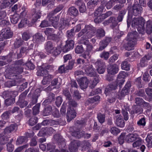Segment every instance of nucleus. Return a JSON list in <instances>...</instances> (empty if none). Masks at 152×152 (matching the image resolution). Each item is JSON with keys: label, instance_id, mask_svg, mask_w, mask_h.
I'll return each mask as SVG.
<instances>
[{"label": "nucleus", "instance_id": "2", "mask_svg": "<svg viewBox=\"0 0 152 152\" xmlns=\"http://www.w3.org/2000/svg\"><path fill=\"white\" fill-rule=\"evenodd\" d=\"M129 13H131L135 16H138L142 12V8L141 5L135 2L132 7H128Z\"/></svg>", "mask_w": 152, "mask_h": 152}, {"label": "nucleus", "instance_id": "59", "mask_svg": "<svg viewBox=\"0 0 152 152\" xmlns=\"http://www.w3.org/2000/svg\"><path fill=\"white\" fill-rule=\"evenodd\" d=\"M104 7L102 5H101L94 12L95 15H99L102 14L104 10Z\"/></svg>", "mask_w": 152, "mask_h": 152}, {"label": "nucleus", "instance_id": "7", "mask_svg": "<svg viewBox=\"0 0 152 152\" xmlns=\"http://www.w3.org/2000/svg\"><path fill=\"white\" fill-rule=\"evenodd\" d=\"M53 138L55 140L58 144L60 148H65L64 139L60 134H56L54 136Z\"/></svg>", "mask_w": 152, "mask_h": 152}, {"label": "nucleus", "instance_id": "14", "mask_svg": "<svg viewBox=\"0 0 152 152\" xmlns=\"http://www.w3.org/2000/svg\"><path fill=\"white\" fill-rule=\"evenodd\" d=\"M31 12L32 22L34 23L40 18L41 16V12L39 10L36 11V9H33L32 10Z\"/></svg>", "mask_w": 152, "mask_h": 152}, {"label": "nucleus", "instance_id": "27", "mask_svg": "<svg viewBox=\"0 0 152 152\" xmlns=\"http://www.w3.org/2000/svg\"><path fill=\"white\" fill-rule=\"evenodd\" d=\"M17 127L15 124H11L10 126L6 127L4 129V132L5 134L10 133L13 131Z\"/></svg>", "mask_w": 152, "mask_h": 152}, {"label": "nucleus", "instance_id": "6", "mask_svg": "<svg viewBox=\"0 0 152 152\" xmlns=\"http://www.w3.org/2000/svg\"><path fill=\"white\" fill-rule=\"evenodd\" d=\"M40 95V91L39 89H36L33 92L32 94L31 99L30 103L28 106V107H31L36 104L38 98Z\"/></svg>", "mask_w": 152, "mask_h": 152}, {"label": "nucleus", "instance_id": "8", "mask_svg": "<svg viewBox=\"0 0 152 152\" xmlns=\"http://www.w3.org/2000/svg\"><path fill=\"white\" fill-rule=\"evenodd\" d=\"M131 86L130 82L129 81H127L121 92V96L118 97V98L120 99H121L125 96L128 94L129 92V89Z\"/></svg>", "mask_w": 152, "mask_h": 152}, {"label": "nucleus", "instance_id": "46", "mask_svg": "<svg viewBox=\"0 0 152 152\" xmlns=\"http://www.w3.org/2000/svg\"><path fill=\"white\" fill-rule=\"evenodd\" d=\"M113 3L110 0L107 2L105 0H102L101 2L102 5L105 4V6L107 9H110L112 7Z\"/></svg>", "mask_w": 152, "mask_h": 152}, {"label": "nucleus", "instance_id": "16", "mask_svg": "<svg viewBox=\"0 0 152 152\" xmlns=\"http://www.w3.org/2000/svg\"><path fill=\"white\" fill-rule=\"evenodd\" d=\"M1 33L3 38L5 39H8L12 37V33L11 31L10 30L9 28H4L1 30Z\"/></svg>", "mask_w": 152, "mask_h": 152}, {"label": "nucleus", "instance_id": "15", "mask_svg": "<svg viewBox=\"0 0 152 152\" xmlns=\"http://www.w3.org/2000/svg\"><path fill=\"white\" fill-rule=\"evenodd\" d=\"M78 82L81 88L85 89L88 86V80L87 77H82L79 79Z\"/></svg>", "mask_w": 152, "mask_h": 152}, {"label": "nucleus", "instance_id": "34", "mask_svg": "<svg viewBox=\"0 0 152 152\" xmlns=\"http://www.w3.org/2000/svg\"><path fill=\"white\" fill-rule=\"evenodd\" d=\"M81 146L82 148V151H84L90 148L91 145L88 141L84 140L82 142Z\"/></svg>", "mask_w": 152, "mask_h": 152}, {"label": "nucleus", "instance_id": "22", "mask_svg": "<svg viewBox=\"0 0 152 152\" xmlns=\"http://www.w3.org/2000/svg\"><path fill=\"white\" fill-rule=\"evenodd\" d=\"M62 34V32L61 33L58 32L57 34L53 33L49 36L48 38L50 40L58 41L61 38Z\"/></svg>", "mask_w": 152, "mask_h": 152}, {"label": "nucleus", "instance_id": "32", "mask_svg": "<svg viewBox=\"0 0 152 152\" xmlns=\"http://www.w3.org/2000/svg\"><path fill=\"white\" fill-rule=\"evenodd\" d=\"M3 94L6 95V97L15 98L18 93L16 91H6L4 92Z\"/></svg>", "mask_w": 152, "mask_h": 152}, {"label": "nucleus", "instance_id": "26", "mask_svg": "<svg viewBox=\"0 0 152 152\" xmlns=\"http://www.w3.org/2000/svg\"><path fill=\"white\" fill-rule=\"evenodd\" d=\"M45 49L47 52L49 53L52 52V50H53L54 47L51 41H48L46 42L45 45Z\"/></svg>", "mask_w": 152, "mask_h": 152}, {"label": "nucleus", "instance_id": "40", "mask_svg": "<svg viewBox=\"0 0 152 152\" xmlns=\"http://www.w3.org/2000/svg\"><path fill=\"white\" fill-rule=\"evenodd\" d=\"M97 118L99 122L101 124L103 123L105 121V115L99 113L97 114Z\"/></svg>", "mask_w": 152, "mask_h": 152}, {"label": "nucleus", "instance_id": "41", "mask_svg": "<svg viewBox=\"0 0 152 152\" xmlns=\"http://www.w3.org/2000/svg\"><path fill=\"white\" fill-rule=\"evenodd\" d=\"M12 69L14 74H15L16 76L17 75L20 74L23 72V67L13 66Z\"/></svg>", "mask_w": 152, "mask_h": 152}, {"label": "nucleus", "instance_id": "43", "mask_svg": "<svg viewBox=\"0 0 152 152\" xmlns=\"http://www.w3.org/2000/svg\"><path fill=\"white\" fill-rule=\"evenodd\" d=\"M115 123L117 126L120 127H123L125 125V122L124 120L121 118L118 117L115 121Z\"/></svg>", "mask_w": 152, "mask_h": 152}, {"label": "nucleus", "instance_id": "37", "mask_svg": "<svg viewBox=\"0 0 152 152\" xmlns=\"http://www.w3.org/2000/svg\"><path fill=\"white\" fill-rule=\"evenodd\" d=\"M126 12V10H122L119 11L117 19L118 22H121L122 21L125 15Z\"/></svg>", "mask_w": 152, "mask_h": 152}, {"label": "nucleus", "instance_id": "29", "mask_svg": "<svg viewBox=\"0 0 152 152\" xmlns=\"http://www.w3.org/2000/svg\"><path fill=\"white\" fill-rule=\"evenodd\" d=\"M53 78L52 75H48L47 76L43 77L42 81V83L43 85L49 84L50 82L51 79Z\"/></svg>", "mask_w": 152, "mask_h": 152}, {"label": "nucleus", "instance_id": "54", "mask_svg": "<svg viewBox=\"0 0 152 152\" xmlns=\"http://www.w3.org/2000/svg\"><path fill=\"white\" fill-rule=\"evenodd\" d=\"M16 81L14 80H11L7 81L4 83V86L7 87H10L16 85Z\"/></svg>", "mask_w": 152, "mask_h": 152}, {"label": "nucleus", "instance_id": "60", "mask_svg": "<svg viewBox=\"0 0 152 152\" xmlns=\"http://www.w3.org/2000/svg\"><path fill=\"white\" fill-rule=\"evenodd\" d=\"M13 139H12L7 144V149L9 152H12L14 149V146L12 144Z\"/></svg>", "mask_w": 152, "mask_h": 152}, {"label": "nucleus", "instance_id": "23", "mask_svg": "<svg viewBox=\"0 0 152 152\" xmlns=\"http://www.w3.org/2000/svg\"><path fill=\"white\" fill-rule=\"evenodd\" d=\"M67 14L71 16H76L78 14V11L75 7L72 6L69 8Z\"/></svg>", "mask_w": 152, "mask_h": 152}, {"label": "nucleus", "instance_id": "48", "mask_svg": "<svg viewBox=\"0 0 152 152\" xmlns=\"http://www.w3.org/2000/svg\"><path fill=\"white\" fill-rule=\"evenodd\" d=\"M129 108L124 106L122 110V113L124 116V119L126 121L128 120L129 119L128 114L127 112Z\"/></svg>", "mask_w": 152, "mask_h": 152}, {"label": "nucleus", "instance_id": "61", "mask_svg": "<svg viewBox=\"0 0 152 152\" xmlns=\"http://www.w3.org/2000/svg\"><path fill=\"white\" fill-rule=\"evenodd\" d=\"M40 106V104L38 103L33 107V113L34 115H36L39 113Z\"/></svg>", "mask_w": 152, "mask_h": 152}, {"label": "nucleus", "instance_id": "45", "mask_svg": "<svg viewBox=\"0 0 152 152\" xmlns=\"http://www.w3.org/2000/svg\"><path fill=\"white\" fill-rule=\"evenodd\" d=\"M20 19V16L18 14H15L12 16L11 18V22L13 24L17 23Z\"/></svg>", "mask_w": 152, "mask_h": 152}, {"label": "nucleus", "instance_id": "31", "mask_svg": "<svg viewBox=\"0 0 152 152\" xmlns=\"http://www.w3.org/2000/svg\"><path fill=\"white\" fill-rule=\"evenodd\" d=\"M52 110V107L50 106H48L45 107L42 112V115L44 116H48L51 114Z\"/></svg>", "mask_w": 152, "mask_h": 152}, {"label": "nucleus", "instance_id": "17", "mask_svg": "<svg viewBox=\"0 0 152 152\" xmlns=\"http://www.w3.org/2000/svg\"><path fill=\"white\" fill-rule=\"evenodd\" d=\"M34 46V44H31L29 47H28L27 48L26 47H21L20 50V53L17 55L18 58H21L23 54L25 53L26 54L28 53V51L32 49V48Z\"/></svg>", "mask_w": 152, "mask_h": 152}, {"label": "nucleus", "instance_id": "18", "mask_svg": "<svg viewBox=\"0 0 152 152\" xmlns=\"http://www.w3.org/2000/svg\"><path fill=\"white\" fill-rule=\"evenodd\" d=\"M138 137V135L137 134H129L126 135L125 140L128 143L132 142L137 139Z\"/></svg>", "mask_w": 152, "mask_h": 152}, {"label": "nucleus", "instance_id": "63", "mask_svg": "<svg viewBox=\"0 0 152 152\" xmlns=\"http://www.w3.org/2000/svg\"><path fill=\"white\" fill-rule=\"evenodd\" d=\"M121 66L122 69L126 70H129L130 69L129 64L126 61L123 62L121 64Z\"/></svg>", "mask_w": 152, "mask_h": 152}, {"label": "nucleus", "instance_id": "33", "mask_svg": "<svg viewBox=\"0 0 152 152\" xmlns=\"http://www.w3.org/2000/svg\"><path fill=\"white\" fill-rule=\"evenodd\" d=\"M37 75L38 76H42L44 77L50 74L48 73L47 70L42 67L37 72Z\"/></svg>", "mask_w": 152, "mask_h": 152}, {"label": "nucleus", "instance_id": "1", "mask_svg": "<svg viewBox=\"0 0 152 152\" xmlns=\"http://www.w3.org/2000/svg\"><path fill=\"white\" fill-rule=\"evenodd\" d=\"M128 27L131 24L132 27L136 28L140 34H144L145 32L144 25L145 20L142 17L132 18V16L128 14L127 20Z\"/></svg>", "mask_w": 152, "mask_h": 152}, {"label": "nucleus", "instance_id": "9", "mask_svg": "<svg viewBox=\"0 0 152 152\" xmlns=\"http://www.w3.org/2000/svg\"><path fill=\"white\" fill-rule=\"evenodd\" d=\"M136 42L133 40V41L130 40H126L125 39L124 41V44L123 46L126 50H132L134 45Z\"/></svg>", "mask_w": 152, "mask_h": 152}, {"label": "nucleus", "instance_id": "11", "mask_svg": "<svg viewBox=\"0 0 152 152\" xmlns=\"http://www.w3.org/2000/svg\"><path fill=\"white\" fill-rule=\"evenodd\" d=\"M76 112L73 108H68L66 113L67 121L70 122L76 116Z\"/></svg>", "mask_w": 152, "mask_h": 152}, {"label": "nucleus", "instance_id": "25", "mask_svg": "<svg viewBox=\"0 0 152 152\" xmlns=\"http://www.w3.org/2000/svg\"><path fill=\"white\" fill-rule=\"evenodd\" d=\"M137 32L135 31L133 32L129 33L126 38L125 39L126 40H130L133 41V40L135 41H136V39L137 37Z\"/></svg>", "mask_w": 152, "mask_h": 152}, {"label": "nucleus", "instance_id": "5", "mask_svg": "<svg viewBox=\"0 0 152 152\" xmlns=\"http://www.w3.org/2000/svg\"><path fill=\"white\" fill-rule=\"evenodd\" d=\"M96 70L99 74H103L105 71V63L101 60H97L95 63Z\"/></svg>", "mask_w": 152, "mask_h": 152}, {"label": "nucleus", "instance_id": "28", "mask_svg": "<svg viewBox=\"0 0 152 152\" xmlns=\"http://www.w3.org/2000/svg\"><path fill=\"white\" fill-rule=\"evenodd\" d=\"M23 40L21 38L16 39L14 43V47L15 48H18L23 44Z\"/></svg>", "mask_w": 152, "mask_h": 152}, {"label": "nucleus", "instance_id": "52", "mask_svg": "<svg viewBox=\"0 0 152 152\" xmlns=\"http://www.w3.org/2000/svg\"><path fill=\"white\" fill-rule=\"evenodd\" d=\"M74 30V28H72L67 31L68 39L72 40L74 38V36L75 34Z\"/></svg>", "mask_w": 152, "mask_h": 152}, {"label": "nucleus", "instance_id": "58", "mask_svg": "<svg viewBox=\"0 0 152 152\" xmlns=\"http://www.w3.org/2000/svg\"><path fill=\"white\" fill-rule=\"evenodd\" d=\"M137 96L144 97H146L144 89H140L135 91L134 93Z\"/></svg>", "mask_w": 152, "mask_h": 152}, {"label": "nucleus", "instance_id": "21", "mask_svg": "<svg viewBox=\"0 0 152 152\" xmlns=\"http://www.w3.org/2000/svg\"><path fill=\"white\" fill-rule=\"evenodd\" d=\"M69 25V23L67 20H65L64 18H61L60 21L59 30L60 31L61 30L65 28L66 27L68 26Z\"/></svg>", "mask_w": 152, "mask_h": 152}, {"label": "nucleus", "instance_id": "44", "mask_svg": "<svg viewBox=\"0 0 152 152\" xmlns=\"http://www.w3.org/2000/svg\"><path fill=\"white\" fill-rule=\"evenodd\" d=\"M95 32V30H91L86 32V33L83 36V39L90 38L92 36L94 35Z\"/></svg>", "mask_w": 152, "mask_h": 152}, {"label": "nucleus", "instance_id": "13", "mask_svg": "<svg viewBox=\"0 0 152 152\" xmlns=\"http://www.w3.org/2000/svg\"><path fill=\"white\" fill-rule=\"evenodd\" d=\"M79 128H77L76 129L73 128V131L72 132L71 135L78 138L84 137L85 134V132L80 130Z\"/></svg>", "mask_w": 152, "mask_h": 152}, {"label": "nucleus", "instance_id": "56", "mask_svg": "<svg viewBox=\"0 0 152 152\" xmlns=\"http://www.w3.org/2000/svg\"><path fill=\"white\" fill-rule=\"evenodd\" d=\"M85 121L83 120H77L75 124V126L73 127L76 129L77 128L80 129L82 127V125L84 124Z\"/></svg>", "mask_w": 152, "mask_h": 152}, {"label": "nucleus", "instance_id": "10", "mask_svg": "<svg viewBox=\"0 0 152 152\" xmlns=\"http://www.w3.org/2000/svg\"><path fill=\"white\" fill-rule=\"evenodd\" d=\"M74 42L73 40L68 39L66 41V44L63 47V51L64 52H66L72 49L74 47Z\"/></svg>", "mask_w": 152, "mask_h": 152}, {"label": "nucleus", "instance_id": "64", "mask_svg": "<svg viewBox=\"0 0 152 152\" xmlns=\"http://www.w3.org/2000/svg\"><path fill=\"white\" fill-rule=\"evenodd\" d=\"M54 32L55 30L53 28H46L44 31L45 34L48 36V37L51 34L54 33Z\"/></svg>", "mask_w": 152, "mask_h": 152}, {"label": "nucleus", "instance_id": "47", "mask_svg": "<svg viewBox=\"0 0 152 152\" xmlns=\"http://www.w3.org/2000/svg\"><path fill=\"white\" fill-rule=\"evenodd\" d=\"M25 64V63L23 61L22 59L17 60L14 62L13 64V67H23Z\"/></svg>", "mask_w": 152, "mask_h": 152}, {"label": "nucleus", "instance_id": "38", "mask_svg": "<svg viewBox=\"0 0 152 152\" xmlns=\"http://www.w3.org/2000/svg\"><path fill=\"white\" fill-rule=\"evenodd\" d=\"M105 32L104 29L100 28L97 30L96 33V37L100 39L103 37L105 36Z\"/></svg>", "mask_w": 152, "mask_h": 152}, {"label": "nucleus", "instance_id": "39", "mask_svg": "<svg viewBox=\"0 0 152 152\" xmlns=\"http://www.w3.org/2000/svg\"><path fill=\"white\" fill-rule=\"evenodd\" d=\"M100 97L98 96H94L91 98H89L86 102V104H89V103H93L95 102L99 101Z\"/></svg>", "mask_w": 152, "mask_h": 152}, {"label": "nucleus", "instance_id": "42", "mask_svg": "<svg viewBox=\"0 0 152 152\" xmlns=\"http://www.w3.org/2000/svg\"><path fill=\"white\" fill-rule=\"evenodd\" d=\"M38 118L35 116H32L28 121V124L29 125L32 126L36 124L38 122Z\"/></svg>", "mask_w": 152, "mask_h": 152}, {"label": "nucleus", "instance_id": "62", "mask_svg": "<svg viewBox=\"0 0 152 152\" xmlns=\"http://www.w3.org/2000/svg\"><path fill=\"white\" fill-rule=\"evenodd\" d=\"M31 37L30 33L28 31L23 32L22 34V38L23 40L27 41Z\"/></svg>", "mask_w": 152, "mask_h": 152}, {"label": "nucleus", "instance_id": "50", "mask_svg": "<svg viewBox=\"0 0 152 152\" xmlns=\"http://www.w3.org/2000/svg\"><path fill=\"white\" fill-rule=\"evenodd\" d=\"M145 92L149 98L148 101H152V88H145Z\"/></svg>", "mask_w": 152, "mask_h": 152}, {"label": "nucleus", "instance_id": "55", "mask_svg": "<svg viewBox=\"0 0 152 152\" xmlns=\"http://www.w3.org/2000/svg\"><path fill=\"white\" fill-rule=\"evenodd\" d=\"M68 100L67 103L69 107H75L77 106V103L75 100L72 99V98Z\"/></svg>", "mask_w": 152, "mask_h": 152}, {"label": "nucleus", "instance_id": "36", "mask_svg": "<svg viewBox=\"0 0 152 152\" xmlns=\"http://www.w3.org/2000/svg\"><path fill=\"white\" fill-rule=\"evenodd\" d=\"M98 0H91L87 4L88 7L89 9H93L98 4Z\"/></svg>", "mask_w": 152, "mask_h": 152}, {"label": "nucleus", "instance_id": "49", "mask_svg": "<svg viewBox=\"0 0 152 152\" xmlns=\"http://www.w3.org/2000/svg\"><path fill=\"white\" fill-rule=\"evenodd\" d=\"M70 91L72 93L73 97H75L77 99L79 100L81 98V95L77 90H75L73 91V89L71 88Z\"/></svg>", "mask_w": 152, "mask_h": 152}, {"label": "nucleus", "instance_id": "57", "mask_svg": "<svg viewBox=\"0 0 152 152\" xmlns=\"http://www.w3.org/2000/svg\"><path fill=\"white\" fill-rule=\"evenodd\" d=\"M27 140L26 138L24 136H20L18 137L16 141V144L19 145L26 142Z\"/></svg>", "mask_w": 152, "mask_h": 152}, {"label": "nucleus", "instance_id": "51", "mask_svg": "<svg viewBox=\"0 0 152 152\" xmlns=\"http://www.w3.org/2000/svg\"><path fill=\"white\" fill-rule=\"evenodd\" d=\"M134 83L138 88H143L144 86L143 83L142 82L140 77H138L136 79Z\"/></svg>", "mask_w": 152, "mask_h": 152}, {"label": "nucleus", "instance_id": "35", "mask_svg": "<svg viewBox=\"0 0 152 152\" xmlns=\"http://www.w3.org/2000/svg\"><path fill=\"white\" fill-rule=\"evenodd\" d=\"M146 32L148 34H152V23L150 21H148L146 22Z\"/></svg>", "mask_w": 152, "mask_h": 152}, {"label": "nucleus", "instance_id": "30", "mask_svg": "<svg viewBox=\"0 0 152 152\" xmlns=\"http://www.w3.org/2000/svg\"><path fill=\"white\" fill-rule=\"evenodd\" d=\"M107 23H112V27L113 28H114L118 24V22L116 20L115 17H111L110 18L106 21Z\"/></svg>", "mask_w": 152, "mask_h": 152}, {"label": "nucleus", "instance_id": "53", "mask_svg": "<svg viewBox=\"0 0 152 152\" xmlns=\"http://www.w3.org/2000/svg\"><path fill=\"white\" fill-rule=\"evenodd\" d=\"M15 102V98H10L5 100V104L6 106H9L13 104Z\"/></svg>", "mask_w": 152, "mask_h": 152}, {"label": "nucleus", "instance_id": "19", "mask_svg": "<svg viewBox=\"0 0 152 152\" xmlns=\"http://www.w3.org/2000/svg\"><path fill=\"white\" fill-rule=\"evenodd\" d=\"M118 70V66L116 64H113L109 66L107 68V71L109 74L114 75L116 74Z\"/></svg>", "mask_w": 152, "mask_h": 152}, {"label": "nucleus", "instance_id": "4", "mask_svg": "<svg viewBox=\"0 0 152 152\" xmlns=\"http://www.w3.org/2000/svg\"><path fill=\"white\" fill-rule=\"evenodd\" d=\"M92 67L91 65L89 64L88 63H85L83 66L82 69L85 70L86 73L88 75L92 77L95 75V72Z\"/></svg>", "mask_w": 152, "mask_h": 152}, {"label": "nucleus", "instance_id": "12", "mask_svg": "<svg viewBox=\"0 0 152 152\" xmlns=\"http://www.w3.org/2000/svg\"><path fill=\"white\" fill-rule=\"evenodd\" d=\"M45 40V38L41 34L39 33L36 34L33 36V41L34 43H40L44 41Z\"/></svg>", "mask_w": 152, "mask_h": 152}, {"label": "nucleus", "instance_id": "24", "mask_svg": "<svg viewBox=\"0 0 152 152\" xmlns=\"http://www.w3.org/2000/svg\"><path fill=\"white\" fill-rule=\"evenodd\" d=\"M78 145V141L76 140H73L71 142L69 146V149L72 152H74L77 150Z\"/></svg>", "mask_w": 152, "mask_h": 152}, {"label": "nucleus", "instance_id": "3", "mask_svg": "<svg viewBox=\"0 0 152 152\" xmlns=\"http://www.w3.org/2000/svg\"><path fill=\"white\" fill-rule=\"evenodd\" d=\"M50 13L47 16V18L51 22L52 26L55 28H57L58 24V21L60 16L59 15L55 16V14Z\"/></svg>", "mask_w": 152, "mask_h": 152}, {"label": "nucleus", "instance_id": "20", "mask_svg": "<svg viewBox=\"0 0 152 152\" xmlns=\"http://www.w3.org/2000/svg\"><path fill=\"white\" fill-rule=\"evenodd\" d=\"M76 5L79 7V11L80 12L83 13L85 12L86 10V7L85 4L81 0H78L75 2Z\"/></svg>", "mask_w": 152, "mask_h": 152}]
</instances>
